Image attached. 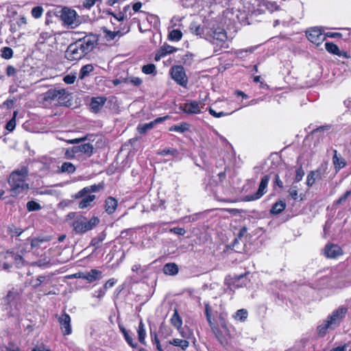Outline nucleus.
Wrapping results in <instances>:
<instances>
[{
  "label": "nucleus",
  "instance_id": "nucleus-1",
  "mask_svg": "<svg viewBox=\"0 0 351 351\" xmlns=\"http://www.w3.org/2000/svg\"><path fill=\"white\" fill-rule=\"evenodd\" d=\"M95 43L96 39L94 37L86 36L70 44L65 51L64 57L69 61L80 60L94 49Z\"/></svg>",
  "mask_w": 351,
  "mask_h": 351
},
{
  "label": "nucleus",
  "instance_id": "nucleus-2",
  "mask_svg": "<svg viewBox=\"0 0 351 351\" xmlns=\"http://www.w3.org/2000/svg\"><path fill=\"white\" fill-rule=\"evenodd\" d=\"M28 173L27 167L23 166L14 170L10 174L8 182L11 188L12 195L16 196L28 191L29 186L26 182Z\"/></svg>",
  "mask_w": 351,
  "mask_h": 351
},
{
  "label": "nucleus",
  "instance_id": "nucleus-3",
  "mask_svg": "<svg viewBox=\"0 0 351 351\" xmlns=\"http://www.w3.org/2000/svg\"><path fill=\"white\" fill-rule=\"evenodd\" d=\"M66 220L73 228V231L78 234L91 230L99 223V219L97 217L88 219L83 215H76L75 213H69Z\"/></svg>",
  "mask_w": 351,
  "mask_h": 351
},
{
  "label": "nucleus",
  "instance_id": "nucleus-4",
  "mask_svg": "<svg viewBox=\"0 0 351 351\" xmlns=\"http://www.w3.org/2000/svg\"><path fill=\"white\" fill-rule=\"evenodd\" d=\"M212 332L221 344L225 345L228 343V339L230 333L226 326L225 319L220 316L219 323L215 324L214 322L209 324Z\"/></svg>",
  "mask_w": 351,
  "mask_h": 351
},
{
  "label": "nucleus",
  "instance_id": "nucleus-5",
  "mask_svg": "<svg viewBox=\"0 0 351 351\" xmlns=\"http://www.w3.org/2000/svg\"><path fill=\"white\" fill-rule=\"evenodd\" d=\"M206 40L221 48L225 47L227 40L226 32L221 27L209 29L206 32Z\"/></svg>",
  "mask_w": 351,
  "mask_h": 351
},
{
  "label": "nucleus",
  "instance_id": "nucleus-6",
  "mask_svg": "<svg viewBox=\"0 0 351 351\" xmlns=\"http://www.w3.org/2000/svg\"><path fill=\"white\" fill-rule=\"evenodd\" d=\"M347 313L348 308L346 307L343 306H339L328 316L327 320L335 329L340 325Z\"/></svg>",
  "mask_w": 351,
  "mask_h": 351
},
{
  "label": "nucleus",
  "instance_id": "nucleus-7",
  "mask_svg": "<svg viewBox=\"0 0 351 351\" xmlns=\"http://www.w3.org/2000/svg\"><path fill=\"white\" fill-rule=\"evenodd\" d=\"M205 106L203 100L195 101L190 100L180 106V108L184 112L189 114H197L202 112V109Z\"/></svg>",
  "mask_w": 351,
  "mask_h": 351
},
{
  "label": "nucleus",
  "instance_id": "nucleus-8",
  "mask_svg": "<svg viewBox=\"0 0 351 351\" xmlns=\"http://www.w3.org/2000/svg\"><path fill=\"white\" fill-rule=\"evenodd\" d=\"M171 75L179 85L186 87L188 83V79L182 66H174L171 69Z\"/></svg>",
  "mask_w": 351,
  "mask_h": 351
},
{
  "label": "nucleus",
  "instance_id": "nucleus-9",
  "mask_svg": "<svg viewBox=\"0 0 351 351\" xmlns=\"http://www.w3.org/2000/svg\"><path fill=\"white\" fill-rule=\"evenodd\" d=\"M269 181V177L267 175L264 176L261 180L258 191L252 194L246 195L244 200L246 202L254 201L260 199L267 191V187Z\"/></svg>",
  "mask_w": 351,
  "mask_h": 351
},
{
  "label": "nucleus",
  "instance_id": "nucleus-10",
  "mask_svg": "<svg viewBox=\"0 0 351 351\" xmlns=\"http://www.w3.org/2000/svg\"><path fill=\"white\" fill-rule=\"evenodd\" d=\"M61 18L63 22L72 28L77 27L79 24L77 13L75 10L64 8L62 10Z\"/></svg>",
  "mask_w": 351,
  "mask_h": 351
},
{
  "label": "nucleus",
  "instance_id": "nucleus-11",
  "mask_svg": "<svg viewBox=\"0 0 351 351\" xmlns=\"http://www.w3.org/2000/svg\"><path fill=\"white\" fill-rule=\"evenodd\" d=\"M306 36L310 42L317 46L321 45L326 39V35L322 32L321 29L317 27L308 29Z\"/></svg>",
  "mask_w": 351,
  "mask_h": 351
},
{
  "label": "nucleus",
  "instance_id": "nucleus-12",
  "mask_svg": "<svg viewBox=\"0 0 351 351\" xmlns=\"http://www.w3.org/2000/svg\"><path fill=\"white\" fill-rule=\"evenodd\" d=\"M12 32L25 29L27 24V19L24 14L19 13L13 20L10 21Z\"/></svg>",
  "mask_w": 351,
  "mask_h": 351
},
{
  "label": "nucleus",
  "instance_id": "nucleus-13",
  "mask_svg": "<svg viewBox=\"0 0 351 351\" xmlns=\"http://www.w3.org/2000/svg\"><path fill=\"white\" fill-rule=\"evenodd\" d=\"M58 322L60 326V329L64 335H69L72 332L71 325V317L69 314L63 312L58 317Z\"/></svg>",
  "mask_w": 351,
  "mask_h": 351
},
{
  "label": "nucleus",
  "instance_id": "nucleus-14",
  "mask_svg": "<svg viewBox=\"0 0 351 351\" xmlns=\"http://www.w3.org/2000/svg\"><path fill=\"white\" fill-rule=\"evenodd\" d=\"M325 174L324 168H318L315 171H311L307 176L306 184L308 186H312L316 180H319L323 178Z\"/></svg>",
  "mask_w": 351,
  "mask_h": 351
},
{
  "label": "nucleus",
  "instance_id": "nucleus-15",
  "mask_svg": "<svg viewBox=\"0 0 351 351\" xmlns=\"http://www.w3.org/2000/svg\"><path fill=\"white\" fill-rule=\"evenodd\" d=\"M93 147L90 143H84L72 148L73 154H83L87 156H90L93 154Z\"/></svg>",
  "mask_w": 351,
  "mask_h": 351
},
{
  "label": "nucleus",
  "instance_id": "nucleus-16",
  "mask_svg": "<svg viewBox=\"0 0 351 351\" xmlns=\"http://www.w3.org/2000/svg\"><path fill=\"white\" fill-rule=\"evenodd\" d=\"M342 250L339 246L335 244L327 245L324 249V254L330 258H335L342 254Z\"/></svg>",
  "mask_w": 351,
  "mask_h": 351
},
{
  "label": "nucleus",
  "instance_id": "nucleus-17",
  "mask_svg": "<svg viewBox=\"0 0 351 351\" xmlns=\"http://www.w3.org/2000/svg\"><path fill=\"white\" fill-rule=\"evenodd\" d=\"M103 188L101 184H93L89 186L83 188L82 190L75 193L73 197L75 199L81 198L85 195L90 194V193L97 192Z\"/></svg>",
  "mask_w": 351,
  "mask_h": 351
},
{
  "label": "nucleus",
  "instance_id": "nucleus-18",
  "mask_svg": "<svg viewBox=\"0 0 351 351\" xmlns=\"http://www.w3.org/2000/svg\"><path fill=\"white\" fill-rule=\"evenodd\" d=\"M177 51V49L169 45H162L160 49L156 53L154 60L159 61L162 58L165 57L167 54L172 53Z\"/></svg>",
  "mask_w": 351,
  "mask_h": 351
},
{
  "label": "nucleus",
  "instance_id": "nucleus-19",
  "mask_svg": "<svg viewBox=\"0 0 351 351\" xmlns=\"http://www.w3.org/2000/svg\"><path fill=\"white\" fill-rule=\"evenodd\" d=\"M106 100L107 99L105 97H92L90 103V108L91 110L94 112L99 111L105 104Z\"/></svg>",
  "mask_w": 351,
  "mask_h": 351
},
{
  "label": "nucleus",
  "instance_id": "nucleus-20",
  "mask_svg": "<svg viewBox=\"0 0 351 351\" xmlns=\"http://www.w3.org/2000/svg\"><path fill=\"white\" fill-rule=\"evenodd\" d=\"M102 278V272L98 269H93L89 271L84 272V280L90 283L99 280Z\"/></svg>",
  "mask_w": 351,
  "mask_h": 351
},
{
  "label": "nucleus",
  "instance_id": "nucleus-21",
  "mask_svg": "<svg viewBox=\"0 0 351 351\" xmlns=\"http://www.w3.org/2000/svg\"><path fill=\"white\" fill-rule=\"evenodd\" d=\"M80 199L81 200L79 202L78 207L80 209H84L88 207L93 206V202L95 200L96 196L88 193L82 197Z\"/></svg>",
  "mask_w": 351,
  "mask_h": 351
},
{
  "label": "nucleus",
  "instance_id": "nucleus-22",
  "mask_svg": "<svg viewBox=\"0 0 351 351\" xmlns=\"http://www.w3.org/2000/svg\"><path fill=\"white\" fill-rule=\"evenodd\" d=\"M190 29L192 34L199 36L202 38H205L206 39L207 30H209L208 28H204L200 25H197L195 23H191Z\"/></svg>",
  "mask_w": 351,
  "mask_h": 351
},
{
  "label": "nucleus",
  "instance_id": "nucleus-23",
  "mask_svg": "<svg viewBox=\"0 0 351 351\" xmlns=\"http://www.w3.org/2000/svg\"><path fill=\"white\" fill-rule=\"evenodd\" d=\"M117 205H118V203L115 198L112 197H108L105 200L104 208H105L106 212L108 214H112L115 211V210L117 207Z\"/></svg>",
  "mask_w": 351,
  "mask_h": 351
},
{
  "label": "nucleus",
  "instance_id": "nucleus-24",
  "mask_svg": "<svg viewBox=\"0 0 351 351\" xmlns=\"http://www.w3.org/2000/svg\"><path fill=\"white\" fill-rule=\"evenodd\" d=\"M171 324L178 330H180L182 326V319L178 313L177 308H174L173 314L171 318Z\"/></svg>",
  "mask_w": 351,
  "mask_h": 351
},
{
  "label": "nucleus",
  "instance_id": "nucleus-25",
  "mask_svg": "<svg viewBox=\"0 0 351 351\" xmlns=\"http://www.w3.org/2000/svg\"><path fill=\"white\" fill-rule=\"evenodd\" d=\"M163 272L169 276H174L178 273V266L173 263H167L163 267Z\"/></svg>",
  "mask_w": 351,
  "mask_h": 351
},
{
  "label": "nucleus",
  "instance_id": "nucleus-26",
  "mask_svg": "<svg viewBox=\"0 0 351 351\" xmlns=\"http://www.w3.org/2000/svg\"><path fill=\"white\" fill-rule=\"evenodd\" d=\"M325 47L326 51L330 53L337 55L339 56H343L346 54L345 52L339 50L337 45L332 43L326 42L325 43Z\"/></svg>",
  "mask_w": 351,
  "mask_h": 351
},
{
  "label": "nucleus",
  "instance_id": "nucleus-27",
  "mask_svg": "<svg viewBox=\"0 0 351 351\" xmlns=\"http://www.w3.org/2000/svg\"><path fill=\"white\" fill-rule=\"evenodd\" d=\"M334 329L330 324L328 322L327 319L323 322L321 324H319L317 328V334L319 337H324L328 330Z\"/></svg>",
  "mask_w": 351,
  "mask_h": 351
},
{
  "label": "nucleus",
  "instance_id": "nucleus-28",
  "mask_svg": "<svg viewBox=\"0 0 351 351\" xmlns=\"http://www.w3.org/2000/svg\"><path fill=\"white\" fill-rule=\"evenodd\" d=\"M334 156L332 157V162L336 169L339 170L346 166L345 160L337 155V150H334Z\"/></svg>",
  "mask_w": 351,
  "mask_h": 351
},
{
  "label": "nucleus",
  "instance_id": "nucleus-29",
  "mask_svg": "<svg viewBox=\"0 0 351 351\" xmlns=\"http://www.w3.org/2000/svg\"><path fill=\"white\" fill-rule=\"evenodd\" d=\"M286 208V203L283 200L276 202L270 210V213L274 215H278Z\"/></svg>",
  "mask_w": 351,
  "mask_h": 351
},
{
  "label": "nucleus",
  "instance_id": "nucleus-30",
  "mask_svg": "<svg viewBox=\"0 0 351 351\" xmlns=\"http://www.w3.org/2000/svg\"><path fill=\"white\" fill-rule=\"evenodd\" d=\"M69 93L64 88H60L57 90V98L56 101L62 104L68 101Z\"/></svg>",
  "mask_w": 351,
  "mask_h": 351
},
{
  "label": "nucleus",
  "instance_id": "nucleus-31",
  "mask_svg": "<svg viewBox=\"0 0 351 351\" xmlns=\"http://www.w3.org/2000/svg\"><path fill=\"white\" fill-rule=\"evenodd\" d=\"M19 10L20 8L16 5H7L6 17L13 20L19 14Z\"/></svg>",
  "mask_w": 351,
  "mask_h": 351
},
{
  "label": "nucleus",
  "instance_id": "nucleus-32",
  "mask_svg": "<svg viewBox=\"0 0 351 351\" xmlns=\"http://www.w3.org/2000/svg\"><path fill=\"white\" fill-rule=\"evenodd\" d=\"M51 276H38L34 281L33 287H38L42 283L49 284L51 282Z\"/></svg>",
  "mask_w": 351,
  "mask_h": 351
},
{
  "label": "nucleus",
  "instance_id": "nucleus-33",
  "mask_svg": "<svg viewBox=\"0 0 351 351\" xmlns=\"http://www.w3.org/2000/svg\"><path fill=\"white\" fill-rule=\"evenodd\" d=\"M76 170L73 164L69 162H63L60 167V171L61 173H73Z\"/></svg>",
  "mask_w": 351,
  "mask_h": 351
},
{
  "label": "nucleus",
  "instance_id": "nucleus-34",
  "mask_svg": "<svg viewBox=\"0 0 351 351\" xmlns=\"http://www.w3.org/2000/svg\"><path fill=\"white\" fill-rule=\"evenodd\" d=\"M189 129V125L187 123L182 122L179 125H173L169 128V131L183 133Z\"/></svg>",
  "mask_w": 351,
  "mask_h": 351
},
{
  "label": "nucleus",
  "instance_id": "nucleus-35",
  "mask_svg": "<svg viewBox=\"0 0 351 351\" xmlns=\"http://www.w3.org/2000/svg\"><path fill=\"white\" fill-rule=\"evenodd\" d=\"M137 332H138V341L142 344H145V343L146 332H145V325L142 321H141L139 323Z\"/></svg>",
  "mask_w": 351,
  "mask_h": 351
},
{
  "label": "nucleus",
  "instance_id": "nucleus-36",
  "mask_svg": "<svg viewBox=\"0 0 351 351\" xmlns=\"http://www.w3.org/2000/svg\"><path fill=\"white\" fill-rule=\"evenodd\" d=\"M169 343L174 346L180 347L182 350H186L189 346L188 341L180 339H173L169 341Z\"/></svg>",
  "mask_w": 351,
  "mask_h": 351
},
{
  "label": "nucleus",
  "instance_id": "nucleus-37",
  "mask_svg": "<svg viewBox=\"0 0 351 351\" xmlns=\"http://www.w3.org/2000/svg\"><path fill=\"white\" fill-rule=\"evenodd\" d=\"M93 71V66L90 64L83 66L80 71L79 77L81 80L88 76Z\"/></svg>",
  "mask_w": 351,
  "mask_h": 351
},
{
  "label": "nucleus",
  "instance_id": "nucleus-38",
  "mask_svg": "<svg viewBox=\"0 0 351 351\" xmlns=\"http://www.w3.org/2000/svg\"><path fill=\"white\" fill-rule=\"evenodd\" d=\"M182 37V33L180 29L171 30L168 36L169 40L171 41H179Z\"/></svg>",
  "mask_w": 351,
  "mask_h": 351
},
{
  "label": "nucleus",
  "instance_id": "nucleus-39",
  "mask_svg": "<svg viewBox=\"0 0 351 351\" xmlns=\"http://www.w3.org/2000/svg\"><path fill=\"white\" fill-rule=\"evenodd\" d=\"M247 310L242 308L238 310L233 315V317L238 321L244 322L247 319Z\"/></svg>",
  "mask_w": 351,
  "mask_h": 351
},
{
  "label": "nucleus",
  "instance_id": "nucleus-40",
  "mask_svg": "<svg viewBox=\"0 0 351 351\" xmlns=\"http://www.w3.org/2000/svg\"><path fill=\"white\" fill-rule=\"evenodd\" d=\"M154 126V124L152 121L149 123H147L143 125H139L137 127V130L141 134H145L147 132V131L152 129Z\"/></svg>",
  "mask_w": 351,
  "mask_h": 351
},
{
  "label": "nucleus",
  "instance_id": "nucleus-41",
  "mask_svg": "<svg viewBox=\"0 0 351 351\" xmlns=\"http://www.w3.org/2000/svg\"><path fill=\"white\" fill-rule=\"evenodd\" d=\"M57 90L56 88L53 89H49L48 90L45 94L44 99L45 100H52V101H56L57 98Z\"/></svg>",
  "mask_w": 351,
  "mask_h": 351
},
{
  "label": "nucleus",
  "instance_id": "nucleus-42",
  "mask_svg": "<svg viewBox=\"0 0 351 351\" xmlns=\"http://www.w3.org/2000/svg\"><path fill=\"white\" fill-rule=\"evenodd\" d=\"M49 241L48 237H43V238H34L31 241V246L32 248L38 247L40 245L41 243L47 242Z\"/></svg>",
  "mask_w": 351,
  "mask_h": 351
},
{
  "label": "nucleus",
  "instance_id": "nucleus-43",
  "mask_svg": "<svg viewBox=\"0 0 351 351\" xmlns=\"http://www.w3.org/2000/svg\"><path fill=\"white\" fill-rule=\"evenodd\" d=\"M13 56V50L8 47L1 49V58L9 60Z\"/></svg>",
  "mask_w": 351,
  "mask_h": 351
},
{
  "label": "nucleus",
  "instance_id": "nucleus-44",
  "mask_svg": "<svg viewBox=\"0 0 351 351\" xmlns=\"http://www.w3.org/2000/svg\"><path fill=\"white\" fill-rule=\"evenodd\" d=\"M204 307H205V315L206 317V319L208 322V324H211L213 323V319L211 315V308L208 302H204Z\"/></svg>",
  "mask_w": 351,
  "mask_h": 351
},
{
  "label": "nucleus",
  "instance_id": "nucleus-45",
  "mask_svg": "<svg viewBox=\"0 0 351 351\" xmlns=\"http://www.w3.org/2000/svg\"><path fill=\"white\" fill-rule=\"evenodd\" d=\"M142 71L147 75L156 73V66L154 64L144 65Z\"/></svg>",
  "mask_w": 351,
  "mask_h": 351
},
{
  "label": "nucleus",
  "instance_id": "nucleus-46",
  "mask_svg": "<svg viewBox=\"0 0 351 351\" xmlns=\"http://www.w3.org/2000/svg\"><path fill=\"white\" fill-rule=\"evenodd\" d=\"M27 209L28 211L39 210L41 209V206L34 201H29L27 203Z\"/></svg>",
  "mask_w": 351,
  "mask_h": 351
},
{
  "label": "nucleus",
  "instance_id": "nucleus-47",
  "mask_svg": "<svg viewBox=\"0 0 351 351\" xmlns=\"http://www.w3.org/2000/svg\"><path fill=\"white\" fill-rule=\"evenodd\" d=\"M43 13V8L41 6L34 7L31 11L32 16L35 19L41 17Z\"/></svg>",
  "mask_w": 351,
  "mask_h": 351
},
{
  "label": "nucleus",
  "instance_id": "nucleus-48",
  "mask_svg": "<svg viewBox=\"0 0 351 351\" xmlns=\"http://www.w3.org/2000/svg\"><path fill=\"white\" fill-rule=\"evenodd\" d=\"M106 234L103 232L91 240V245L97 247L99 244L104 240Z\"/></svg>",
  "mask_w": 351,
  "mask_h": 351
},
{
  "label": "nucleus",
  "instance_id": "nucleus-49",
  "mask_svg": "<svg viewBox=\"0 0 351 351\" xmlns=\"http://www.w3.org/2000/svg\"><path fill=\"white\" fill-rule=\"evenodd\" d=\"M17 114V112H14V116L7 123L6 125H5V129L10 132H12L14 130V129L15 128V126H16V119H15V117Z\"/></svg>",
  "mask_w": 351,
  "mask_h": 351
},
{
  "label": "nucleus",
  "instance_id": "nucleus-50",
  "mask_svg": "<svg viewBox=\"0 0 351 351\" xmlns=\"http://www.w3.org/2000/svg\"><path fill=\"white\" fill-rule=\"evenodd\" d=\"M106 33V38L108 40H114L117 36H120L121 32L120 31H110V30H105L104 32Z\"/></svg>",
  "mask_w": 351,
  "mask_h": 351
},
{
  "label": "nucleus",
  "instance_id": "nucleus-51",
  "mask_svg": "<svg viewBox=\"0 0 351 351\" xmlns=\"http://www.w3.org/2000/svg\"><path fill=\"white\" fill-rule=\"evenodd\" d=\"M8 232L10 234L12 237L14 236H19L22 234L23 230L19 228H16L14 226H11L8 227Z\"/></svg>",
  "mask_w": 351,
  "mask_h": 351
},
{
  "label": "nucleus",
  "instance_id": "nucleus-52",
  "mask_svg": "<svg viewBox=\"0 0 351 351\" xmlns=\"http://www.w3.org/2000/svg\"><path fill=\"white\" fill-rule=\"evenodd\" d=\"M52 35L49 32H43L40 34L39 38L38 39V43H44L46 40L51 38Z\"/></svg>",
  "mask_w": 351,
  "mask_h": 351
},
{
  "label": "nucleus",
  "instance_id": "nucleus-53",
  "mask_svg": "<svg viewBox=\"0 0 351 351\" xmlns=\"http://www.w3.org/2000/svg\"><path fill=\"white\" fill-rule=\"evenodd\" d=\"M304 176V171L302 167H298L295 171V182H298L302 180Z\"/></svg>",
  "mask_w": 351,
  "mask_h": 351
},
{
  "label": "nucleus",
  "instance_id": "nucleus-54",
  "mask_svg": "<svg viewBox=\"0 0 351 351\" xmlns=\"http://www.w3.org/2000/svg\"><path fill=\"white\" fill-rule=\"evenodd\" d=\"M289 194L294 200L298 199V187L296 186L292 185L289 190Z\"/></svg>",
  "mask_w": 351,
  "mask_h": 351
},
{
  "label": "nucleus",
  "instance_id": "nucleus-55",
  "mask_svg": "<svg viewBox=\"0 0 351 351\" xmlns=\"http://www.w3.org/2000/svg\"><path fill=\"white\" fill-rule=\"evenodd\" d=\"M208 111H209V113L213 116L214 117H216V118H219V117H224V116H227V115H229L230 114H232V112L230 113H226V112H217L215 110H214L213 108H210L208 109Z\"/></svg>",
  "mask_w": 351,
  "mask_h": 351
},
{
  "label": "nucleus",
  "instance_id": "nucleus-56",
  "mask_svg": "<svg viewBox=\"0 0 351 351\" xmlns=\"http://www.w3.org/2000/svg\"><path fill=\"white\" fill-rule=\"evenodd\" d=\"M76 76L74 74H69L63 77V81L67 84H72L75 82Z\"/></svg>",
  "mask_w": 351,
  "mask_h": 351
},
{
  "label": "nucleus",
  "instance_id": "nucleus-57",
  "mask_svg": "<svg viewBox=\"0 0 351 351\" xmlns=\"http://www.w3.org/2000/svg\"><path fill=\"white\" fill-rule=\"evenodd\" d=\"M151 337H152V341L154 344H156L157 350L158 351H164L161 347V345L160 343L159 339H158L157 335L156 333H154V334L151 333Z\"/></svg>",
  "mask_w": 351,
  "mask_h": 351
},
{
  "label": "nucleus",
  "instance_id": "nucleus-58",
  "mask_svg": "<svg viewBox=\"0 0 351 351\" xmlns=\"http://www.w3.org/2000/svg\"><path fill=\"white\" fill-rule=\"evenodd\" d=\"M105 294H106L105 289H103L101 287L99 289L95 291L93 293L92 295H93V298H98L99 300H101V299H102L104 297Z\"/></svg>",
  "mask_w": 351,
  "mask_h": 351
},
{
  "label": "nucleus",
  "instance_id": "nucleus-59",
  "mask_svg": "<svg viewBox=\"0 0 351 351\" xmlns=\"http://www.w3.org/2000/svg\"><path fill=\"white\" fill-rule=\"evenodd\" d=\"M351 191H347L343 195H341L337 201L336 204H341L343 203L350 195Z\"/></svg>",
  "mask_w": 351,
  "mask_h": 351
},
{
  "label": "nucleus",
  "instance_id": "nucleus-60",
  "mask_svg": "<svg viewBox=\"0 0 351 351\" xmlns=\"http://www.w3.org/2000/svg\"><path fill=\"white\" fill-rule=\"evenodd\" d=\"M117 282V280L114 278H110L106 282L104 285L103 289H105V291L106 289H110Z\"/></svg>",
  "mask_w": 351,
  "mask_h": 351
},
{
  "label": "nucleus",
  "instance_id": "nucleus-61",
  "mask_svg": "<svg viewBox=\"0 0 351 351\" xmlns=\"http://www.w3.org/2000/svg\"><path fill=\"white\" fill-rule=\"evenodd\" d=\"M108 14H111L113 16V17L117 21H122L125 19V15L123 12H119L117 14H114L112 12L108 11Z\"/></svg>",
  "mask_w": 351,
  "mask_h": 351
},
{
  "label": "nucleus",
  "instance_id": "nucleus-62",
  "mask_svg": "<svg viewBox=\"0 0 351 351\" xmlns=\"http://www.w3.org/2000/svg\"><path fill=\"white\" fill-rule=\"evenodd\" d=\"M176 153H177V151L176 149L169 148V149H165L162 150L160 152V154L162 156H166V155H169V154L175 155Z\"/></svg>",
  "mask_w": 351,
  "mask_h": 351
},
{
  "label": "nucleus",
  "instance_id": "nucleus-63",
  "mask_svg": "<svg viewBox=\"0 0 351 351\" xmlns=\"http://www.w3.org/2000/svg\"><path fill=\"white\" fill-rule=\"evenodd\" d=\"M171 232H173L176 234L178 235H184L186 233V230L182 228H173L170 230Z\"/></svg>",
  "mask_w": 351,
  "mask_h": 351
},
{
  "label": "nucleus",
  "instance_id": "nucleus-64",
  "mask_svg": "<svg viewBox=\"0 0 351 351\" xmlns=\"http://www.w3.org/2000/svg\"><path fill=\"white\" fill-rule=\"evenodd\" d=\"M125 339L127 341V343L132 347V348H136L137 344L134 343L133 339L131 336H130L129 334H125Z\"/></svg>",
  "mask_w": 351,
  "mask_h": 351
}]
</instances>
